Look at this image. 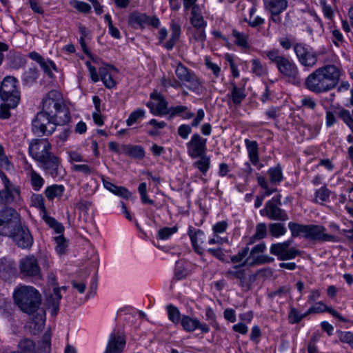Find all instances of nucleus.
<instances>
[{
	"label": "nucleus",
	"mask_w": 353,
	"mask_h": 353,
	"mask_svg": "<svg viewBox=\"0 0 353 353\" xmlns=\"http://www.w3.org/2000/svg\"><path fill=\"white\" fill-rule=\"evenodd\" d=\"M265 249L266 245L264 243H261L254 245L250 250L248 257L241 265V266H254L273 261V258H270L261 254L265 250Z\"/></svg>",
	"instance_id": "nucleus-15"
},
{
	"label": "nucleus",
	"mask_w": 353,
	"mask_h": 353,
	"mask_svg": "<svg viewBox=\"0 0 353 353\" xmlns=\"http://www.w3.org/2000/svg\"><path fill=\"white\" fill-rule=\"evenodd\" d=\"M175 74L180 81L189 90L198 92L201 87V82L196 74L188 69L181 63H179L175 70Z\"/></svg>",
	"instance_id": "nucleus-12"
},
{
	"label": "nucleus",
	"mask_w": 353,
	"mask_h": 353,
	"mask_svg": "<svg viewBox=\"0 0 353 353\" xmlns=\"http://www.w3.org/2000/svg\"><path fill=\"white\" fill-rule=\"evenodd\" d=\"M70 4L79 12L82 13H89L91 10V6L88 3L83 1L72 0L70 1Z\"/></svg>",
	"instance_id": "nucleus-54"
},
{
	"label": "nucleus",
	"mask_w": 353,
	"mask_h": 353,
	"mask_svg": "<svg viewBox=\"0 0 353 353\" xmlns=\"http://www.w3.org/2000/svg\"><path fill=\"white\" fill-rule=\"evenodd\" d=\"M201 159L194 163V165L203 174H205L210 168V159L209 157L203 154L200 156Z\"/></svg>",
	"instance_id": "nucleus-45"
},
{
	"label": "nucleus",
	"mask_w": 353,
	"mask_h": 353,
	"mask_svg": "<svg viewBox=\"0 0 353 353\" xmlns=\"http://www.w3.org/2000/svg\"><path fill=\"white\" fill-rule=\"evenodd\" d=\"M314 313H322L327 312L330 313L332 316L337 319L339 321L342 322H347L348 321L342 316V315L339 313L336 310L333 309L331 307L327 306L322 301H319L316 303L313 306H312Z\"/></svg>",
	"instance_id": "nucleus-31"
},
{
	"label": "nucleus",
	"mask_w": 353,
	"mask_h": 353,
	"mask_svg": "<svg viewBox=\"0 0 353 353\" xmlns=\"http://www.w3.org/2000/svg\"><path fill=\"white\" fill-rule=\"evenodd\" d=\"M188 274V271L185 269L182 263L177 262L175 268V276L178 279L185 278Z\"/></svg>",
	"instance_id": "nucleus-64"
},
{
	"label": "nucleus",
	"mask_w": 353,
	"mask_h": 353,
	"mask_svg": "<svg viewBox=\"0 0 353 353\" xmlns=\"http://www.w3.org/2000/svg\"><path fill=\"white\" fill-rule=\"evenodd\" d=\"M28 57L40 65L45 74L49 77L53 78L54 74L52 70L57 71V68L52 61L45 59L41 54L34 51L29 53Z\"/></svg>",
	"instance_id": "nucleus-22"
},
{
	"label": "nucleus",
	"mask_w": 353,
	"mask_h": 353,
	"mask_svg": "<svg viewBox=\"0 0 353 353\" xmlns=\"http://www.w3.org/2000/svg\"><path fill=\"white\" fill-rule=\"evenodd\" d=\"M244 142L250 162L254 165H257L259 161V145L257 142L248 139H245Z\"/></svg>",
	"instance_id": "nucleus-29"
},
{
	"label": "nucleus",
	"mask_w": 353,
	"mask_h": 353,
	"mask_svg": "<svg viewBox=\"0 0 353 353\" xmlns=\"http://www.w3.org/2000/svg\"><path fill=\"white\" fill-rule=\"evenodd\" d=\"M121 152L130 157L142 159L145 157V151L141 145L131 144L121 145Z\"/></svg>",
	"instance_id": "nucleus-32"
},
{
	"label": "nucleus",
	"mask_w": 353,
	"mask_h": 353,
	"mask_svg": "<svg viewBox=\"0 0 353 353\" xmlns=\"http://www.w3.org/2000/svg\"><path fill=\"white\" fill-rule=\"evenodd\" d=\"M270 234L274 237H279L285 234L286 228L281 223H273L269 225Z\"/></svg>",
	"instance_id": "nucleus-51"
},
{
	"label": "nucleus",
	"mask_w": 353,
	"mask_h": 353,
	"mask_svg": "<svg viewBox=\"0 0 353 353\" xmlns=\"http://www.w3.org/2000/svg\"><path fill=\"white\" fill-rule=\"evenodd\" d=\"M339 117L349 127V128L353 126L352 112L350 113L349 110L343 109L339 112Z\"/></svg>",
	"instance_id": "nucleus-56"
},
{
	"label": "nucleus",
	"mask_w": 353,
	"mask_h": 353,
	"mask_svg": "<svg viewBox=\"0 0 353 353\" xmlns=\"http://www.w3.org/2000/svg\"><path fill=\"white\" fill-rule=\"evenodd\" d=\"M51 114L43 110L37 114L35 118L32 120V131L34 133L49 136L55 131L56 125Z\"/></svg>",
	"instance_id": "nucleus-8"
},
{
	"label": "nucleus",
	"mask_w": 353,
	"mask_h": 353,
	"mask_svg": "<svg viewBox=\"0 0 353 353\" xmlns=\"http://www.w3.org/2000/svg\"><path fill=\"white\" fill-rule=\"evenodd\" d=\"M43 220L51 228L54 229L56 233L61 234L63 232V226L57 221L55 219L48 215H43Z\"/></svg>",
	"instance_id": "nucleus-48"
},
{
	"label": "nucleus",
	"mask_w": 353,
	"mask_h": 353,
	"mask_svg": "<svg viewBox=\"0 0 353 353\" xmlns=\"http://www.w3.org/2000/svg\"><path fill=\"white\" fill-rule=\"evenodd\" d=\"M147 15L137 12H132L129 17V25L133 28H143L147 25Z\"/></svg>",
	"instance_id": "nucleus-37"
},
{
	"label": "nucleus",
	"mask_w": 353,
	"mask_h": 353,
	"mask_svg": "<svg viewBox=\"0 0 353 353\" xmlns=\"http://www.w3.org/2000/svg\"><path fill=\"white\" fill-rule=\"evenodd\" d=\"M102 181L104 188L115 195L123 199H129L131 196V193L127 188L122 186H117L112 183L106 181L103 178L102 179Z\"/></svg>",
	"instance_id": "nucleus-33"
},
{
	"label": "nucleus",
	"mask_w": 353,
	"mask_h": 353,
	"mask_svg": "<svg viewBox=\"0 0 353 353\" xmlns=\"http://www.w3.org/2000/svg\"><path fill=\"white\" fill-rule=\"evenodd\" d=\"M294 50L299 63L305 67H314L317 63V54L302 43H296Z\"/></svg>",
	"instance_id": "nucleus-14"
},
{
	"label": "nucleus",
	"mask_w": 353,
	"mask_h": 353,
	"mask_svg": "<svg viewBox=\"0 0 353 353\" xmlns=\"http://www.w3.org/2000/svg\"><path fill=\"white\" fill-rule=\"evenodd\" d=\"M168 319L174 323L180 321L181 314L178 308L171 304L167 305Z\"/></svg>",
	"instance_id": "nucleus-52"
},
{
	"label": "nucleus",
	"mask_w": 353,
	"mask_h": 353,
	"mask_svg": "<svg viewBox=\"0 0 353 353\" xmlns=\"http://www.w3.org/2000/svg\"><path fill=\"white\" fill-rule=\"evenodd\" d=\"M264 8L271 14H281L288 7L287 0H263Z\"/></svg>",
	"instance_id": "nucleus-28"
},
{
	"label": "nucleus",
	"mask_w": 353,
	"mask_h": 353,
	"mask_svg": "<svg viewBox=\"0 0 353 353\" xmlns=\"http://www.w3.org/2000/svg\"><path fill=\"white\" fill-rule=\"evenodd\" d=\"M64 103L62 94L57 90H52L43 97L42 110L52 114L55 110Z\"/></svg>",
	"instance_id": "nucleus-19"
},
{
	"label": "nucleus",
	"mask_w": 353,
	"mask_h": 353,
	"mask_svg": "<svg viewBox=\"0 0 353 353\" xmlns=\"http://www.w3.org/2000/svg\"><path fill=\"white\" fill-rule=\"evenodd\" d=\"M39 163L52 178L63 177V170L60 159L52 153Z\"/></svg>",
	"instance_id": "nucleus-18"
},
{
	"label": "nucleus",
	"mask_w": 353,
	"mask_h": 353,
	"mask_svg": "<svg viewBox=\"0 0 353 353\" xmlns=\"http://www.w3.org/2000/svg\"><path fill=\"white\" fill-rule=\"evenodd\" d=\"M0 178L3 184V189L0 190V202L6 205L18 203L21 201L20 187L12 183L1 170Z\"/></svg>",
	"instance_id": "nucleus-7"
},
{
	"label": "nucleus",
	"mask_w": 353,
	"mask_h": 353,
	"mask_svg": "<svg viewBox=\"0 0 353 353\" xmlns=\"http://www.w3.org/2000/svg\"><path fill=\"white\" fill-rule=\"evenodd\" d=\"M3 103L0 106V118L3 119H8L10 117V110L17 106H11L8 101Z\"/></svg>",
	"instance_id": "nucleus-60"
},
{
	"label": "nucleus",
	"mask_w": 353,
	"mask_h": 353,
	"mask_svg": "<svg viewBox=\"0 0 353 353\" xmlns=\"http://www.w3.org/2000/svg\"><path fill=\"white\" fill-rule=\"evenodd\" d=\"M176 116L181 117L183 119H190L194 117V114L188 110L185 105H176L170 108L169 119Z\"/></svg>",
	"instance_id": "nucleus-34"
},
{
	"label": "nucleus",
	"mask_w": 353,
	"mask_h": 353,
	"mask_svg": "<svg viewBox=\"0 0 353 353\" xmlns=\"http://www.w3.org/2000/svg\"><path fill=\"white\" fill-rule=\"evenodd\" d=\"M14 303L19 309L28 314L34 313L41 304V295L34 287L21 285L13 293Z\"/></svg>",
	"instance_id": "nucleus-2"
},
{
	"label": "nucleus",
	"mask_w": 353,
	"mask_h": 353,
	"mask_svg": "<svg viewBox=\"0 0 353 353\" xmlns=\"http://www.w3.org/2000/svg\"><path fill=\"white\" fill-rule=\"evenodd\" d=\"M252 71L257 76H263L267 74L268 70L265 65L262 64L259 59H254L252 60Z\"/></svg>",
	"instance_id": "nucleus-46"
},
{
	"label": "nucleus",
	"mask_w": 353,
	"mask_h": 353,
	"mask_svg": "<svg viewBox=\"0 0 353 353\" xmlns=\"http://www.w3.org/2000/svg\"><path fill=\"white\" fill-rule=\"evenodd\" d=\"M288 318H289L290 322L291 323H294V324L299 323L303 319L301 314H300L299 312V311L293 307H292L290 308Z\"/></svg>",
	"instance_id": "nucleus-62"
},
{
	"label": "nucleus",
	"mask_w": 353,
	"mask_h": 353,
	"mask_svg": "<svg viewBox=\"0 0 353 353\" xmlns=\"http://www.w3.org/2000/svg\"><path fill=\"white\" fill-rule=\"evenodd\" d=\"M307 227V225H302L294 222H290L288 223V228L291 231L292 236L294 237L302 236L305 238Z\"/></svg>",
	"instance_id": "nucleus-43"
},
{
	"label": "nucleus",
	"mask_w": 353,
	"mask_h": 353,
	"mask_svg": "<svg viewBox=\"0 0 353 353\" xmlns=\"http://www.w3.org/2000/svg\"><path fill=\"white\" fill-rule=\"evenodd\" d=\"M125 345V340L121 335L114 332L110 334L104 353H122Z\"/></svg>",
	"instance_id": "nucleus-23"
},
{
	"label": "nucleus",
	"mask_w": 353,
	"mask_h": 353,
	"mask_svg": "<svg viewBox=\"0 0 353 353\" xmlns=\"http://www.w3.org/2000/svg\"><path fill=\"white\" fill-rule=\"evenodd\" d=\"M326 230V228L322 225H307L305 239L315 242H337V237L327 234Z\"/></svg>",
	"instance_id": "nucleus-13"
},
{
	"label": "nucleus",
	"mask_w": 353,
	"mask_h": 353,
	"mask_svg": "<svg viewBox=\"0 0 353 353\" xmlns=\"http://www.w3.org/2000/svg\"><path fill=\"white\" fill-rule=\"evenodd\" d=\"M51 115H52L55 125H65L70 120V110L65 103L55 110Z\"/></svg>",
	"instance_id": "nucleus-26"
},
{
	"label": "nucleus",
	"mask_w": 353,
	"mask_h": 353,
	"mask_svg": "<svg viewBox=\"0 0 353 353\" xmlns=\"http://www.w3.org/2000/svg\"><path fill=\"white\" fill-rule=\"evenodd\" d=\"M331 192L325 187H321L315 192V201L316 203H323L327 201Z\"/></svg>",
	"instance_id": "nucleus-50"
},
{
	"label": "nucleus",
	"mask_w": 353,
	"mask_h": 353,
	"mask_svg": "<svg viewBox=\"0 0 353 353\" xmlns=\"http://www.w3.org/2000/svg\"><path fill=\"white\" fill-rule=\"evenodd\" d=\"M62 296L60 294V288L54 287L53 292L46 295L45 306L51 310V314L56 316L59 310V304Z\"/></svg>",
	"instance_id": "nucleus-21"
},
{
	"label": "nucleus",
	"mask_w": 353,
	"mask_h": 353,
	"mask_svg": "<svg viewBox=\"0 0 353 353\" xmlns=\"http://www.w3.org/2000/svg\"><path fill=\"white\" fill-rule=\"evenodd\" d=\"M227 97L232 100L235 105H240L246 97L245 85L239 86L234 83H231L230 92Z\"/></svg>",
	"instance_id": "nucleus-25"
},
{
	"label": "nucleus",
	"mask_w": 353,
	"mask_h": 353,
	"mask_svg": "<svg viewBox=\"0 0 353 353\" xmlns=\"http://www.w3.org/2000/svg\"><path fill=\"white\" fill-rule=\"evenodd\" d=\"M190 23L196 28H205L207 23L204 21L199 6H194L191 10Z\"/></svg>",
	"instance_id": "nucleus-35"
},
{
	"label": "nucleus",
	"mask_w": 353,
	"mask_h": 353,
	"mask_svg": "<svg viewBox=\"0 0 353 353\" xmlns=\"http://www.w3.org/2000/svg\"><path fill=\"white\" fill-rule=\"evenodd\" d=\"M181 325L183 330L188 332H192L196 330H200L202 333L210 332L209 325L205 323H201L197 318L183 315L181 319Z\"/></svg>",
	"instance_id": "nucleus-20"
},
{
	"label": "nucleus",
	"mask_w": 353,
	"mask_h": 353,
	"mask_svg": "<svg viewBox=\"0 0 353 353\" xmlns=\"http://www.w3.org/2000/svg\"><path fill=\"white\" fill-rule=\"evenodd\" d=\"M268 174L272 183L279 185L283 180L281 165L278 163L276 166L269 168Z\"/></svg>",
	"instance_id": "nucleus-39"
},
{
	"label": "nucleus",
	"mask_w": 353,
	"mask_h": 353,
	"mask_svg": "<svg viewBox=\"0 0 353 353\" xmlns=\"http://www.w3.org/2000/svg\"><path fill=\"white\" fill-rule=\"evenodd\" d=\"M145 112L143 109H137L134 111L132 112L129 115L128 119L126 120V124L128 126H131L133 124L136 123L139 119L144 117Z\"/></svg>",
	"instance_id": "nucleus-47"
},
{
	"label": "nucleus",
	"mask_w": 353,
	"mask_h": 353,
	"mask_svg": "<svg viewBox=\"0 0 353 353\" xmlns=\"http://www.w3.org/2000/svg\"><path fill=\"white\" fill-rule=\"evenodd\" d=\"M188 235L191 240V243L194 248V250L196 252L201 253V245L204 242L205 240L204 232L199 229L196 230L192 227H190L188 229Z\"/></svg>",
	"instance_id": "nucleus-30"
},
{
	"label": "nucleus",
	"mask_w": 353,
	"mask_h": 353,
	"mask_svg": "<svg viewBox=\"0 0 353 353\" xmlns=\"http://www.w3.org/2000/svg\"><path fill=\"white\" fill-rule=\"evenodd\" d=\"M341 70L334 64L321 66L311 74L305 81V85L310 91L321 94L334 89L339 83Z\"/></svg>",
	"instance_id": "nucleus-1"
},
{
	"label": "nucleus",
	"mask_w": 353,
	"mask_h": 353,
	"mask_svg": "<svg viewBox=\"0 0 353 353\" xmlns=\"http://www.w3.org/2000/svg\"><path fill=\"white\" fill-rule=\"evenodd\" d=\"M232 35L234 39V42L236 45L243 48H248L249 47V36L248 34L234 29L232 30Z\"/></svg>",
	"instance_id": "nucleus-41"
},
{
	"label": "nucleus",
	"mask_w": 353,
	"mask_h": 353,
	"mask_svg": "<svg viewBox=\"0 0 353 353\" xmlns=\"http://www.w3.org/2000/svg\"><path fill=\"white\" fill-rule=\"evenodd\" d=\"M110 70L117 71V69L114 65H105L101 67L99 70V74L100 75L99 78L103 83L104 85L108 89L113 88L116 85V82L110 72Z\"/></svg>",
	"instance_id": "nucleus-27"
},
{
	"label": "nucleus",
	"mask_w": 353,
	"mask_h": 353,
	"mask_svg": "<svg viewBox=\"0 0 353 353\" xmlns=\"http://www.w3.org/2000/svg\"><path fill=\"white\" fill-rule=\"evenodd\" d=\"M17 274L15 263L10 259H0V277L6 281Z\"/></svg>",
	"instance_id": "nucleus-24"
},
{
	"label": "nucleus",
	"mask_w": 353,
	"mask_h": 353,
	"mask_svg": "<svg viewBox=\"0 0 353 353\" xmlns=\"http://www.w3.org/2000/svg\"><path fill=\"white\" fill-rule=\"evenodd\" d=\"M320 3L322 7V10L324 16L330 20L332 19L334 17V12L332 7L330 5L327 4L325 0H320Z\"/></svg>",
	"instance_id": "nucleus-63"
},
{
	"label": "nucleus",
	"mask_w": 353,
	"mask_h": 353,
	"mask_svg": "<svg viewBox=\"0 0 353 353\" xmlns=\"http://www.w3.org/2000/svg\"><path fill=\"white\" fill-rule=\"evenodd\" d=\"M250 252V250L248 247H245L241 250H240L237 254L231 257V261L233 263H242L239 265H235L234 268H238L239 267H242L241 265L244 263L246 259L248 257V255Z\"/></svg>",
	"instance_id": "nucleus-49"
},
{
	"label": "nucleus",
	"mask_w": 353,
	"mask_h": 353,
	"mask_svg": "<svg viewBox=\"0 0 353 353\" xmlns=\"http://www.w3.org/2000/svg\"><path fill=\"white\" fill-rule=\"evenodd\" d=\"M54 241L57 243L56 250L58 253L62 254L65 252L67 247V242L63 235H59L54 238Z\"/></svg>",
	"instance_id": "nucleus-61"
},
{
	"label": "nucleus",
	"mask_w": 353,
	"mask_h": 353,
	"mask_svg": "<svg viewBox=\"0 0 353 353\" xmlns=\"http://www.w3.org/2000/svg\"><path fill=\"white\" fill-rule=\"evenodd\" d=\"M20 349L24 351L26 353L32 352L35 349V344L33 341L24 339L20 341L19 343Z\"/></svg>",
	"instance_id": "nucleus-55"
},
{
	"label": "nucleus",
	"mask_w": 353,
	"mask_h": 353,
	"mask_svg": "<svg viewBox=\"0 0 353 353\" xmlns=\"http://www.w3.org/2000/svg\"><path fill=\"white\" fill-rule=\"evenodd\" d=\"M17 79L12 76H6L0 86V98L3 101H8L11 106H17L20 101V92Z\"/></svg>",
	"instance_id": "nucleus-5"
},
{
	"label": "nucleus",
	"mask_w": 353,
	"mask_h": 353,
	"mask_svg": "<svg viewBox=\"0 0 353 353\" xmlns=\"http://www.w3.org/2000/svg\"><path fill=\"white\" fill-rule=\"evenodd\" d=\"M339 339L341 342L348 344L353 349V332L340 331Z\"/></svg>",
	"instance_id": "nucleus-58"
},
{
	"label": "nucleus",
	"mask_w": 353,
	"mask_h": 353,
	"mask_svg": "<svg viewBox=\"0 0 353 353\" xmlns=\"http://www.w3.org/2000/svg\"><path fill=\"white\" fill-rule=\"evenodd\" d=\"M20 215L12 208H5L0 210V234L8 236L20 225Z\"/></svg>",
	"instance_id": "nucleus-6"
},
{
	"label": "nucleus",
	"mask_w": 353,
	"mask_h": 353,
	"mask_svg": "<svg viewBox=\"0 0 353 353\" xmlns=\"http://www.w3.org/2000/svg\"><path fill=\"white\" fill-rule=\"evenodd\" d=\"M206 145L207 139L203 138L199 134L195 133L186 143L188 154L193 159L199 157L205 153Z\"/></svg>",
	"instance_id": "nucleus-17"
},
{
	"label": "nucleus",
	"mask_w": 353,
	"mask_h": 353,
	"mask_svg": "<svg viewBox=\"0 0 353 353\" xmlns=\"http://www.w3.org/2000/svg\"><path fill=\"white\" fill-rule=\"evenodd\" d=\"M147 106L151 109V112L154 115H165L169 114L170 108H168V103L166 101L165 99H163L158 101L156 105V108L153 109L154 103L152 102H148L147 103Z\"/></svg>",
	"instance_id": "nucleus-36"
},
{
	"label": "nucleus",
	"mask_w": 353,
	"mask_h": 353,
	"mask_svg": "<svg viewBox=\"0 0 353 353\" xmlns=\"http://www.w3.org/2000/svg\"><path fill=\"white\" fill-rule=\"evenodd\" d=\"M26 165L25 169H29L30 171V176L32 188L35 191H39L44 183L43 179L32 169V165L28 162H26Z\"/></svg>",
	"instance_id": "nucleus-38"
},
{
	"label": "nucleus",
	"mask_w": 353,
	"mask_h": 353,
	"mask_svg": "<svg viewBox=\"0 0 353 353\" xmlns=\"http://www.w3.org/2000/svg\"><path fill=\"white\" fill-rule=\"evenodd\" d=\"M281 194L276 195L265 203L264 208L260 210V214L270 220L287 221L289 217L286 211L281 208Z\"/></svg>",
	"instance_id": "nucleus-9"
},
{
	"label": "nucleus",
	"mask_w": 353,
	"mask_h": 353,
	"mask_svg": "<svg viewBox=\"0 0 353 353\" xmlns=\"http://www.w3.org/2000/svg\"><path fill=\"white\" fill-rule=\"evenodd\" d=\"M267 235V226L264 223H259L256 225L254 234L250 238L248 244H252L255 240H261Z\"/></svg>",
	"instance_id": "nucleus-44"
},
{
	"label": "nucleus",
	"mask_w": 353,
	"mask_h": 353,
	"mask_svg": "<svg viewBox=\"0 0 353 353\" xmlns=\"http://www.w3.org/2000/svg\"><path fill=\"white\" fill-rule=\"evenodd\" d=\"M265 54L270 61L276 65L279 73L288 78L290 83L294 85L301 83L299 68L292 60L281 54L277 49L267 50Z\"/></svg>",
	"instance_id": "nucleus-3"
},
{
	"label": "nucleus",
	"mask_w": 353,
	"mask_h": 353,
	"mask_svg": "<svg viewBox=\"0 0 353 353\" xmlns=\"http://www.w3.org/2000/svg\"><path fill=\"white\" fill-rule=\"evenodd\" d=\"M291 243V240L273 243L270 246V252L280 261L294 259L297 256H300L301 252L294 247H290Z\"/></svg>",
	"instance_id": "nucleus-11"
},
{
	"label": "nucleus",
	"mask_w": 353,
	"mask_h": 353,
	"mask_svg": "<svg viewBox=\"0 0 353 353\" xmlns=\"http://www.w3.org/2000/svg\"><path fill=\"white\" fill-rule=\"evenodd\" d=\"M8 236L11 237L15 244L21 249H30L33 245L34 239L29 229L21 224Z\"/></svg>",
	"instance_id": "nucleus-16"
},
{
	"label": "nucleus",
	"mask_w": 353,
	"mask_h": 353,
	"mask_svg": "<svg viewBox=\"0 0 353 353\" xmlns=\"http://www.w3.org/2000/svg\"><path fill=\"white\" fill-rule=\"evenodd\" d=\"M178 230L176 226L174 227H165L158 231V237L160 239L165 240L169 239L173 234L176 233Z\"/></svg>",
	"instance_id": "nucleus-53"
},
{
	"label": "nucleus",
	"mask_w": 353,
	"mask_h": 353,
	"mask_svg": "<svg viewBox=\"0 0 353 353\" xmlns=\"http://www.w3.org/2000/svg\"><path fill=\"white\" fill-rule=\"evenodd\" d=\"M51 148L47 139H34L29 144L28 152L39 163L52 154Z\"/></svg>",
	"instance_id": "nucleus-10"
},
{
	"label": "nucleus",
	"mask_w": 353,
	"mask_h": 353,
	"mask_svg": "<svg viewBox=\"0 0 353 353\" xmlns=\"http://www.w3.org/2000/svg\"><path fill=\"white\" fill-rule=\"evenodd\" d=\"M39 261L43 269L48 270L50 267V259L47 254L41 255L39 261L34 255H28L19 261L21 274L26 277L40 278L41 269Z\"/></svg>",
	"instance_id": "nucleus-4"
},
{
	"label": "nucleus",
	"mask_w": 353,
	"mask_h": 353,
	"mask_svg": "<svg viewBox=\"0 0 353 353\" xmlns=\"http://www.w3.org/2000/svg\"><path fill=\"white\" fill-rule=\"evenodd\" d=\"M64 190V186L62 185H52L46 188L45 194L49 200H53L56 197L61 196Z\"/></svg>",
	"instance_id": "nucleus-42"
},
{
	"label": "nucleus",
	"mask_w": 353,
	"mask_h": 353,
	"mask_svg": "<svg viewBox=\"0 0 353 353\" xmlns=\"http://www.w3.org/2000/svg\"><path fill=\"white\" fill-rule=\"evenodd\" d=\"M72 170L81 172L85 176H88L94 172V168L85 164H74L72 166Z\"/></svg>",
	"instance_id": "nucleus-57"
},
{
	"label": "nucleus",
	"mask_w": 353,
	"mask_h": 353,
	"mask_svg": "<svg viewBox=\"0 0 353 353\" xmlns=\"http://www.w3.org/2000/svg\"><path fill=\"white\" fill-rule=\"evenodd\" d=\"M226 277L232 279L234 278L238 279L241 281V282H244L245 279V270H228L226 272Z\"/></svg>",
	"instance_id": "nucleus-59"
},
{
	"label": "nucleus",
	"mask_w": 353,
	"mask_h": 353,
	"mask_svg": "<svg viewBox=\"0 0 353 353\" xmlns=\"http://www.w3.org/2000/svg\"><path fill=\"white\" fill-rule=\"evenodd\" d=\"M39 78V70L34 66L28 68L22 76L23 83L30 85L35 83Z\"/></svg>",
	"instance_id": "nucleus-40"
}]
</instances>
